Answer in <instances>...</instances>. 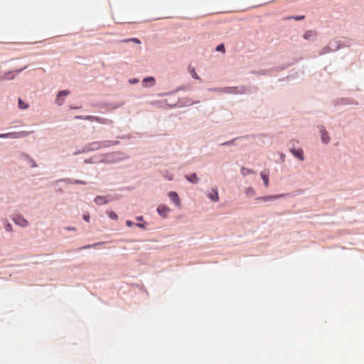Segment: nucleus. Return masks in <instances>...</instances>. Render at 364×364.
<instances>
[{
	"label": "nucleus",
	"mask_w": 364,
	"mask_h": 364,
	"mask_svg": "<svg viewBox=\"0 0 364 364\" xmlns=\"http://www.w3.org/2000/svg\"><path fill=\"white\" fill-rule=\"evenodd\" d=\"M28 133L25 131L19 132H10L6 134H0V138H11V139H18L23 138L27 136Z\"/></svg>",
	"instance_id": "obj_1"
},
{
	"label": "nucleus",
	"mask_w": 364,
	"mask_h": 364,
	"mask_svg": "<svg viewBox=\"0 0 364 364\" xmlns=\"http://www.w3.org/2000/svg\"><path fill=\"white\" fill-rule=\"evenodd\" d=\"M136 226L140 227V228H143V227H144V225H143L139 224H139H136Z\"/></svg>",
	"instance_id": "obj_35"
},
{
	"label": "nucleus",
	"mask_w": 364,
	"mask_h": 364,
	"mask_svg": "<svg viewBox=\"0 0 364 364\" xmlns=\"http://www.w3.org/2000/svg\"><path fill=\"white\" fill-rule=\"evenodd\" d=\"M235 89H236L235 87H226V88H224L223 92H228V93H233V92H235Z\"/></svg>",
	"instance_id": "obj_23"
},
{
	"label": "nucleus",
	"mask_w": 364,
	"mask_h": 364,
	"mask_svg": "<svg viewBox=\"0 0 364 364\" xmlns=\"http://www.w3.org/2000/svg\"><path fill=\"white\" fill-rule=\"evenodd\" d=\"M66 229L68 230H73V231H75L76 230V228H66Z\"/></svg>",
	"instance_id": "obj_33"
},
{
	"label": "nucleus",
	"mask_w": 364,
	"mask_h": 364,
	"mask_svg": "<svg viewBox=\"0 0 364 364\" xmlns=\"http://www.w3.org/2000/svg\"><path fill=\"white\" fill-rule=\"evenodd\" d=\"M168 197L170 200L176 205V207L181 208V200L177 194V193L174 191H171L168 193Z\"/></svg>",
	"instance_id": "obj_2"
},
{
	"label": "nucleus",
	"mask_w": 364,
	"mask_h": 364,
	"mask_svg": "<svg viewBox=\"0 0 364 364\" xmlns=\"http://www.w3.org/2000/svg\"><path fill=\"white\" fill-rule=\"evenodd\" d=\"M69 93H70V92L68 90H63V91L59 92V93L57 95L55 102L58 105H62V104L63 103V99H62V97L67 96L68 95H69Z\"/></svg>",
	"instance_id": "obj_6"
},
{
	"label": "nucleus",
	"mask_w": 364,
	"mask_h": 364,
	"mask_svg": "<svg viewBox=\"0 0 364 364\" xmlns=\"http://www.w3.org/2000/svg\"><path fill=\"white\" fill-rule=\"evenodd\" d=\"M136 219L138 220H142V217L141 216L137 217Z\"/></svg>",
	"instance_id": "obj_36"
},
{
	"label": "nucleus",
	"mask_w": 364,
	"mask_h": 364,
	"mask_svg": "<svg viewBox=\"0 0 364 364\" xmlns=\"http://www.w3.org/2000/svg\"><path fill=\"white\" fill-rule=\"evenodd\" d=\"M5 229L6 231L8 232H10V231H12V226L11 224L9 223H7L6 225H5Z\"/></svg>",
	"instance_id": "obj_26"
},
{
	"label": "nucleus",
	"mask_w": 364,
	"mask_h": 364,
	"mask_svg": "<svg viewBox=\"0 0 364 364\" xmlns=\"http://www.w3.org/2000/svg\"><path fill=\"white\" fill-rule=\"evenodd\" d=\"M18 107L20 109H27L28 107V105L23 102L21 98L18 99Z\"/></svg>",
	"instance_id": "obj_18"
},
{
	"label": "nucleus",
	"mask_w": 364,
	"mask_h": 364,
	"mask_svg": "<svg viewBox=\"0 0 364 364\" xmlns=\"http://www.w3.org/2000/svg\"><path fill=\"white\" fill-rule=\"evenodd\" d=\"M148 83H149V86H154L155 85V79L153 77H147L143 80V84L144 86H148Z\"/></svg>",
	"instance_id": "obj_10"
},
{
	"label": "nucleus",
	"mask_w": 364,
	"mask_h": 364,
	"mask_svg": "<svg viewBox=\"0 0 364 364\" xmlns=\"http://www.w3.org/2000/svg\"><path fill=\"white\" fill-rule=\"evenodd\" d=\"M136 82V80H133L132 82Z\"/></svg>",
	"instance_id": "obj_40"
},
{
	"label": "nucleus",
	"mask_w": 364,
	"mask_h": 364,
	"mask_svg": "<svg viewBox=\"0 0 364 364\" xmlns=\"http://www.w3.org/2000/svg\"><path fill=\"white\" fill-rule=\"evenodd\" d=\"M100 243H96V244H94V245H87L85 247H81L80 250L85 249V248H90V247H95V246L98 245Z\"/></svg>",
	"instance_id": "obj_28"
},
{
	"label": "nucleus",
	"mask_w": 364,
	"mask_h": 364,
	"mask_svg": "<svg viewBox=\"0 0 364 364\" xmlns=\"http://www.w3.org/2000/svg\"><path fill=\"white\" fill-rule=\"evenodd\" d=\"M291 153L296 158H298L300 161H304V153L301 149H291Z\"/></svg>",
	"instance_id": "obj_5"
},
{
	"label": "nucleus",
	"mask_w": 364,
	"mask_h": 364,
	"mask_svg": "<svg viewBox=\"0 0 364 364\" xmlns=\"http://www.w3.org/2000/svg\"><path fill=\"white\" fill-rule=\"evenodd\" d=\"M291 18H294L296 21L303 20L304 18V16H291V17L287 18V19H291Z\"/></svg>",
	"instance_id": "obj_25"
},
{
	"label": "nucleus",
	"mask_w": 364,
	"mask_h": 364,
	"mask_svg": "<svg viewBox=\"0 0 364 364\" xmlns=\"http://www.w3.org/2000/svg\"><path fill=\"white\" fill-rule=\"evenodd\" d=\"M284 196V194H278V195H274V196H262V197L257 198V199L259 200H262V201H264V202H267V201H272V200H277V199L282 198Z\"/></svg>",
	"instance_id": "obj_3"
},
{
	"label": "nucleus",
	"mask_w": 364,
	"mask_h": 364,
	"mask_svg": "<svg viewBox=\"0 0 364 364\" xmlns=\"http://www.w3.org/2000/svg\"><path fill=\"white\" fill-rule=\"evenodd\" d=\"M75 119H86V116L85 117H83V116H75Z\"/></svg>",
	"instance_id": "obj_31"
},
{
	"label": "nucleus",
	"mask_w": 364,
	"mask_h": 364,
	"mask_svg": "<svg viewBox=\"0 0 364 364\" xmlns=\"http://www.w3.org/2000/svg\"><path fill=\"white\" fill-rule=\"evenodd\" d=\"M14 77H15L14 71H10V72L5 73L2 77L4 80H12L14 78Z\"/></svg>",
	"instance_id": "obj_13"
},
{
	"label": "nucleus",
	"mask_w": 364,
	"mask_h": 364,
	"mask_svg": "<svg viewBox=\"0 0 364 364\" xmlns=\"http://www.w3.org/2000/svg\"><path fill=\"white\" fill-rule=\"evenodd\" d=\"M320 132L321 134V140L324 144H328L330 141V137L328 134V132L326 131L323 127H321L320 129Z\"/></svg>",
	"instance_id": "obj_7"
},
{
	"label": "nucleus",
	"mask_w": 364,
	"mask_h": 364,
	"mask_svg": "<svg viewBox=\"0 0 364 364\" xmlns=\"http://www.w3.org/2000/svg\"><path fill=\"white\" fill-rule=\"evenodd\" d=\"M14 220L16 225H20L21 227H26L28 224V221L21 217H17L14 218Z\"/></svg>",
	"instance_id": "obj_8"
},
{
	"label": "nucleus",
	"mask_w": 364,
	"mask_h": 364,
	"mask_svg": "<svg viewBox=\"0 0 364 364\" xmlns=\"http://www.w3.org/2000/svg\"><path fill=\"white\" fill-rule=\"evenodd\" d=\"M260 176L264 181V186L267 187L269 186V176L264 172L261 173Z\"/></svg>",
	"instance_id": "obj_16"
},
{
	"label": "nucleus",
	"mask_w": 364,
	"mask_h": 364,
	"mask_svg": "<svg viewBox=\"0 0 364 364\" xmlns=\"http://www.w3.org/2000/svg\"><path fill=\"white\" fill-rule=\"evenodd\" d=\"M95 202L97 204V205H103V204H105L107 203V200H106L105 197L104 196H97L95 198Z\"/></svg>",
	"instance_id": "obj_11"
},
{
	"label": "nucleus",
	"mask_w": 364,
	"mask_h": 364,
	"mask_svg": "<svg viewBox=\"0 0 364 364\" xmlns=\"http://www.w3.org/2000/svg\"><path fill=\"white\" fill-rule=\"evenodd\" d=\"M136 82V80H133L132 82Z\"/></svg>",
	"instance_id": "obj_39"
},
{
	"label": "nucleus",
	"mask_w": 364,
	"mask_h": 364,
	"mask_svg": "<svg viewBox=\"0 0 364 364\" xmlns=\"http://www.w3.org/2000/svg\"><path fill=\"white\" fill-rule=\"evenodd\" d=\"M316 36V33L312 31H308L304 34V38L310 40Z\"/></svg>",
	"instance_id": "obj_15"
},
{
	"label": "nucleus",
	"mask_w": 364,
	"mask_h": 364,
	"mask_svg": "<svg viewBox=\"0 0 364 364\" xmlns=\"http://www.w3.org/2000/svg\"><path fill=\"white\" fill-rule=\"evenodd\" d=\"M246 194L247 196L254 195L255 194V190L252 188L250 187V188H247Z\"/></svg>",
	"instance_id": "obj_24"
},
{
	"label": "nucleus",
	"mask_w": 364,
	"mask_h": 364,
	"mask_svg": "<svg viewBox=\"0 0 364 364\" xmlns=\"http://www.w3.org/2000/svg\"><path fill=\"white\" fill-rule=\"evenodd\" d=\"M86 119L90 120L91 122L96 121L100 123L104 122L102 119L95 116H86Z\"/></svg>",
	"instance_id": "obj_17"
},
{
	"label": "nucleus",
	"mask_w": 364,
	"mask_h": 364,
	"mask_svg": "<svg viewBox=\"0 0 364 364\" xmlns=\"http://www.w3.org/2000/svg\"><path fill=\"white\" fill-rule=\"evenodd\" d=\"M252 173H253V171L251 169H248V168H242V173L244 176H246L247 174Z\"/></svg>",
	"instance_id": "obj_21"
},
{
	"label": "nucleus",
	"mask_w": 364,
	"mask_h": 364,
	"mask_svg": "<svg viewBox=\"0 0 364 364\" xmlns=\"http://www.w3.org/2000/svg\"><path fill=\"white\" fill-rule=\"evenodd\" d=\"M75 183H80V184H85L86 183L85 181H75Z\"/></svg>",
	"instance_id": "obj_32"
},
{
	"label": "nucleus",
	"mask_w": 364,
	"mask_h": 364,
	"mask_svg": "<svg viewBox=\"0 0 364 364\" xmlns=\"http://www.w3.org/2000/svg\"><path fill=\"white\" fill-rule=\"evenodd\" d=\"M129 41L137 43V44L141 43V41H139V39H138L136 38H132L124 40V42H129Z\"/></svg>",
	"instance_id": "obj_20"
},
{
	"label": "nucleus",
	"mask_w": 364,
	"mask_h": 364,
	"mask_svg": "<svg viewBox=\"0 0 364 364\" xmlns=\"http://www.w3.org/2000/svg\"><path fill=\"white\" fill-rule=\"evenodd\" d=\"M216 50L217 51H220V52H223V53H225V46L223 44H220L217 46L216 48Z\"/></svg>",
	"instance_id": "obj_22"
},
{
	"label": "nucleus",
	"mask_w": 364,
	"mask_h": 364,
	"mask_svg": "<svg viewBox=\"0 0 364 364\" xmlns=\"http://www.w3.org/2000/svg\"><path fill=\"white\" fill-rule=\"evenodd\" d=\"M107 213L109 217L111 219L114 220H117L118 217H117V214L114 212H113V211H107Z\"/></svg>",
	"instance_id": "obj_19"
},
{
	"label": "nucleus",
	"mask_w": 364,
	"mask_h": 364,
	"mask_svg": "<svg viewBox=\"0 0 364 364\" xmlns=\"http://www.w3.org/2000/svg\"><path fill=\"white\" fill-rule=\"evenodd\" d=\"M157 212L161 216L166 218L170 212V209L166 205H161L157 208Z\"/></svg>",
	"instance_id": "obj_4"
},
{
	"label": "nucleus",
	"mask_w": 364,
	"mask_h": 364,
	"mask_svg": "<svg viewBox=\"0 0 364 364\" xmlns=\"http://www.w3.org/2000/svg\"><path fill=\"white\" fill-rule=\"evenodd\" d=\"M230 144V142H225V143H224V144H223L224 145V144Z\"/></svg>",
	"instance_id": "obj_37"
},
{
	"label": "nucleus",
	"mask_w": 364,
	"mask_h": 364,
	"mask_svg": "<svg viewBox=\"0 0 364 364\" xmlns=\"http://www.w3.org/2000/svg\"><path fill=\"white\" fill-rule=\"evenodd\" d=\"M188 72L191 75V76L194 78V79H196V80H200V77L198 75V74L196 73V70H195V68H192L191 65L188 67Z\"/></svg>",
	"instance_id": "obj_14"
},
{
	"label": "nucleus",
	"mask_w": 364,
	"mask_h": 364,
	"mask_svg": "<svg viewBox=\"0 0 364 364\" xmlns=\"http://www.w3.org/2000/svg\"><path fill=\"white\" fill-rule=\"evenodd\" d=\"M26 67H24L22 69H20V70H16L15 72L17 73H19L20 72H21L23 70L26 69Z\"/></svg>",
	"instance_id": "obj_34"
},
{
	"label": "nucleus",
	"mask_w": 364,
	"mask_h": 364,
	"mask_svg": "<svg viewBox=\"0 0 364 364\" xmlns=\"http://www.w3.org/2000/svg\"><path fill=\"white\" fill-rule=\"evenodd\" d=\"M126 225L128 226V227H131L134 225V223L132 222L131 220H127L126 221Z\"/></svg>",
	"instance_id": "obj_29"
},
{
	"label": "nucleus",
	"mask_w": 364,
	"mask_h": 364,
	"mask_svg": "<svg viewBox=\"0 0 364 364\" xmlns=\"http://www.w3.org/2000/svg\"><path fill=\"white\" fill-rule=\"evenodd\" d=\"M186 178L188 181H189L192 183H197L198 181V178L196 173H192L189 176H186Z\"/></svg>",
	"instance_id": "obj_12"
},
{
	"label": "nucleus",
	"mask_w": 364,
	"mask_h": 364,
	"mask_svg": "<svg viewBox=\"0 0 364 364\" xmlns=\"http://www.w3.org/2000/svg\"><path fill=\"white\" fill-rule=\"evenodd\" d=\"M83 219L87 221V222H89L90 220V216L88 215H83Z\"/></svg>",
	"instance_id": "obj_30"
},
{
	"label": "nucleus",
	"mask_w": 364,
	"mask_h": 364,
	"mask_svg": "<svg viewBox=\"0 0 364 364\" xmlns=\"http://www.w3.org/2000/svg\"><path fill=\"white\" fill-rule=\"evenodd\" d=\"M92 145L93 146V147H92L93 149H97L100 146V143H98V142H94L92 144Z\"/></svg>",
	"instance_id": "obj_27"
},
{
	"label": "nucleus",
	"mask_w": 364,
	"mask_h": 364,
	"mask_svg": "<svg viewBox=\"0 0 364 364\" xmlns=\"http://www.w3.org/2000/svg\"><path fill=\"white\" fill-rule=\"evenodd\" d=\"M136 82V80H133L132 82Z\"/></svg>",
	"instance_id": "obj_38"
},
{
	"label": "nucleus",
	"mask_w": 364,
	"mask_h": 364,
	"mask_svg": "<svg viewBox=\"0 0 364 364\" xmlns=\"http://www.w3.org/2000/svg\"><path fill=\"white\" fill-rule=\"evenodd\" d=\"M208 198L213 202L219 200L218 193L216 189H213V191L208 195Z\"/></svg>",
	"instance_id": "obj_9"
}]
</instances>
